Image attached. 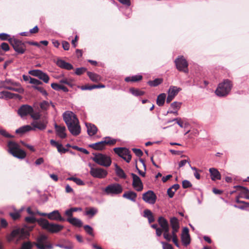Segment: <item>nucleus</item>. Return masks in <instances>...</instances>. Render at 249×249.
<instances>
[{
  "label": "nucleus",
  "mask_w": 249,
  "mask_h": 249,
  "mask_svg": "<svg viewBox=\"0 0 249 249\" xmlns=\"http://www.w3.org/2000/svg\"><path fill=\"white\" fill-rule=\"evenodd\" d=\"M37 222L42 229L52 233H57L64 228V226L61 225L50 223L48 220L42 218L37 219Z\"/></svg>",
  "instance_id": "nucleus-1"
},
{
  "label": "nucleus",
  "mask_w": 249,
  "mask_h": 249,
  "mask_svg": "<svg viewBox=\"0 0 249 249\" xmlns=\"http://www.w3.org/2000/svg\"><path fill=\"white\" fill-rule=\"evenodd\" d=\"M170 224L172 229L171 232L170 233L171 241L172 240L176 246L179 247V244L177 233L179 231L180 226L178 219L176 217H171Z\"/></svg>",
  "instance_id": "nucleus-2"
},
{
  "label": "nucleus",
  "mask_w": 249,
  "mask_h": 249,
  "mask_svg": "<svg viewBox=\"0 0 249 249\" xmlns=\"http://www.w3.org/2000/svg\"><path fill=\"white\" fill-rule=\"evenodd\" d=\"M232 87L231 81L229 79H225L218 85L215 91V94L220 97L226 96L230 93Z\"/></svg>",
  "instance_id": "nucleus-3"
},
{
  "label": "nucleus",
  "mask_w": 249,
  "mask_h": 249,
  "mask_svg": "<svg viewBox=\"0 0 249 249\" xmlns=\"http://www.w3.org/2000/svg\"><path fill=\"white\" fill-rule=\"evenodd\" d=\"M9 152L15 157L24 159L26 156V152L19 148V145L14 142L10 141L8 143Z\"/></svg>",
  "instance_id": "nucleus-4"
},
{
  "label": "nucleus",
  "mask_w": 249,
  "mask_h": 249,
  "mask_svg": "<svg viewBox=\"0 0 249 249\" xmlns=\"http://www.w3.org/2000/svg\"><path fill=\"white\" fill-rule=\"evenodd\" d=\"M36 241L33 244L38 249H52L53 246L49 241L48 237L44 234H40L36 238Z\"/></svg>",
  "instance_id": "nucleus-5"
},
{
  "label": "nucleus",
  "mask_w": 249,
  "mask_h": 249,
  "mask_svg": "<svg viewBox=\"0 0 249 249\" xmlns=\"http://www.w3.org/2000/svg\"><path fill=\"white\" fill-rule=\"evenodd\" d=\"M123 186L117 183L110 184L103 189L105 195L110 196L120 195L123 192Z\"/></svg>",
  "instance_id": "nucleus-6"
},
{
  "label": "nucleus",
  "mask_w": 249,
  "mask_h": 249,
  "mask_svg": "<svg viewBox=\"0 0 249 249\" xmlns=\"http://www.w3.org/2000/svg\"><path fill=\"white\" fill-rule=\"evenodd\" d=\"M9 42L15 52L18 54H22L25 53L26 51L25 42L14 38H10L9 39Z\"/></svg>",
  "instance_id": "nucleus-7"
},
{
  "label": "nucleus",
  "mask_w": 249,
  "mask_h": 249,
  "mask_svg": "<svg viewBox=\"0 0 249 249\" xmlns=\"http://www.w3.org/2000/svg\"><path fill=\"white\" fill-rule=\"evenodd\" d=\"M93 154L94 156L92 159L98 164L107 167H109L111 165V160L109 156L101 153Z\"/></svg>",
  "instance_id": "nucleus-8"
},
{
  "label": "nucleus",
  "mask_w": 249,
  "mask_h": 249,
  "mask_svg": "<svg viewBox=\"0 0 249 249\" xmlns=\"http://www.w3.org/2000/svg\"><path fill=\"white\" fill-rule=\"evenodd\" d=\"M29 235V232L24 229L17 228L12 231L11 233L7 236V239L8 242H11L15 238L21 239L27 238Z\"/></svg>",
  "instance_id": "nucleus-9"
},
{
  "label": "nucleus",
  "mask_w": 249,
  "mask_h": 249,
  "mask_svg": "<svg viewBox=\"0 0 249 249\" xmlns=\"http://www.w3.org/2000/svg\"><path fill=\"white\" fill-rule=\"evenodd\" d=\"M116 142V140L111 139L110 137H106L104 141L91 144L89 146L95 150H102L105 148L107 145H113Z\"/></svg>",
  "instance_id": "nucleus-10"
},
{
  "label": "nucleus",
  "mask_w": 249,
  "mask_h": 249,
  "mask_svg": "<svg viewBox=\"0 0 249 249\" xmlns=\"http://www.w3.org/2000/svg\"><path fill=\"white\" fill-rule=\"evenodd\" d=\"M158 222L161 228L163 230V236L167 241H171L170 234L169 233L170 227L168 221L163 217L158 218Z\"/></svg>",
  "instance_id": "nucleus-11"
},
{
  "label": "nucleus",
  "mask_w": 249,
  "mask_h": 249,
  "mask_svg": "<svg viewBox=\"0 0 249 249\" xmlns=\"http://www.w3.org/2000/svg\"><path fill=\"white\" fill-rule=\"evenodd\" d=\"M114 152L123 158L127 162H129L131 160L130 152L126 148L117 147L113 149Z\"/></svg>",
  "instance_id": "nucleus-12"
},
{
  "label": "nucleus",
  "mask_w": 249,
  "mask_h": 249,
  "mask_svg": "<svg viewBox=\"0 0 249 249\" xmlns=\"http://www.w3.org/2000/svg\"><path fill=\"white\" fill-rule=\"evenodd\" d=\"M175 63L177 69L179 71H182L184 73L188 72V64L183 56H179L176 58L175 60Z\"/></svg>",
  "instance_id": "nucleus-13"
},
{
  "label": "nucleus",
  "mask_w": 249,
  "mask_h": 249,
  "mask_svg": "<svg viewBox=\"0 0 249 249\" xmlns=\"http://www.w3.org/2000/svg\"><path fill=\"white\" fill-rule=\"evenodd\" d=\"M89 173L93 177L98 178H105L108 174L107 171L103 168L93 167H90Z\"/></svg>",
  "instance_id": "nucleus-14"
},
{
  "label": "nucleus",
  "mask_w": 249,
  "mask_h": 249,
  "mask_svg": "<svg viewBox=\"0 0 249 249\" xmlns=\"http://www.w3.org/2000/svg\"><path fill=\"white\" fill-rule=\"evenodd\" d=\"M39 214L41 216H47L49 219L52 220L59 221L64 222L65 218L62 217L58 210H54L49 213H39Z\"/></svg>",
  "instance_id": "nucleus-15"
},
{
  "label": "nucleus",
  "mask_w": 249,
  "mask_h": 249,
  "mask_svg": "<svg viewBox=\"0 0 249 249\" xmlns=\"http://www.w3.org/2000/svg\"><path fill=\"white\" fill-rule=\"evenodd\" d=\"M63 118L67 127L70 124L78 121L76 115L72 112L70 111L65 112L63 114Z\"/></svg>",
  "instance_id": "nucleus-16"
},
{
  "label": "nucleus",
  "mask_w": 249,
  "mask_h": 249,
  "mask_svg": "<svg viewBox=\"0 0 249 249\" xmlns=\"http://www.w3.org/2000/svg\"><path fill=\"white\" fill-rule=\"evenodd\" d=\"M142 198L145 202L150 204H154L157 197L153 191L149 190L142 194Z\"/></svg>",
  "instance_id": "nucleus-17"
},
{
  "label": "nucleus",
  "mask_w": 249,
  "mask_h": 249,
  "mask_svg": "<svg viewBox=\"0 0 249 249\" xmlns=\"http://www.w3.org/2000/svg\"><path fill=\"white\" fill-rule=\"evenodd\" d=\"M133 179L132 186L138 192H141L143 189V184L140 178L136 174L131 173Z\"/></svg>",
  "instance_id": "nucleus-18"
},
{
  "label": "nucleus",
  "mask_w": 249,
  "mask_h": 249,
  "mask_svg": "<svg viewBox=\"0 0 249 249\" xmlns=\"http://www.w3.org/2000/svg\"><path fill=\"white\" fill-rule=\"evenodd\" d=\"M181 89L180 88H177L175 86H171L168 90L166 103L168 104L170 103Z\"/></svg>",
  "instance_id": "nucleus-19"
},
{
  "label": "nucleus",
  "mask_w": 249,
  "mask_h": 249,
  "mask_svg": "<svg viewBox=\"0 0 249 249\" xmlns=\"http://www.w3.org/2000/svg\"><path fill=\"white\" fill-rule=\"evenodd\" d=\"M34 112L33 107L27 105L21 106L18 110V114L21 116L23 117L30 114Z\"/></svg>",
  "instance_id": "nucleus-20"
},
{
  "label": "nucleus",
  "mask_w": 249,
  "mask_h": 249,
  "mask_svg": "<svg viewBox=\"0 0 249 249\" xmlns=\"http://www.w3.org/2000/svg\"><path fill=\"white\" fill-rule=\"evenodd\" d=\"M181 238V241L184 246L186 247L190 244L191 239L188 228L185 227L183 228Z\"/></svg>",
  "instance_id": "nucleus-21"
},
{
  "label": "nucleus",
  "mask_w": 249,
  "mask_h": 249,
  "mask_svg": "<svg viewBox=\"0 0 249 249\" xmlns=\"http://www.w3.org/2000/svg\"><path fill=\"white\" fill-rule=\"evenodd\" d=\"M68 128L73 136L78 135L81 132V127L78 121L68 125Z\"/></svg>",
  "instance_id": "nucleus-22"
},
{
  "label": "nucleus",
  "mask_w": 249,
  "mask_h": 249,
  "mask_svg": "<svg viewBox=\"0 0 249 249\" xmlns=\"http://www.w3.org/2000/svg\"><path fill=\"white\" fill-rule=\"evenodd\" d=\"M47 124L48 121L45 119L39 121L35 122L32 124V125L34 128L42 130L46 128Z\"/></svg>",
  "instance_id": "nucleus-23"
},
{
  "label": "nucleus",
  "mask_w": 249,
  "mask_h": 249,
  "mask_svg": "<svg viewBox=\"0 0 249 249\" xmlns=\"http://www.w3.org/2000/svg\"><path fill=\"white\" fill-rule=\"evenodd\" d=\"M57 135L61 139L65 138L67 136L66 127L64 126H60L56 124L54 125Z\"/></svg>",
  "instance_id": "nucleus-24"
},
{
  "label": "nucleus",
  "mask_w": 249,
  "mask_h": 249,
  "mask_svg": "<svg viewBox=\"0 0 249 249\" xmlns=\"http://www.w3.org/2000/svg\"><path fill=\"white\" fill-rule=\"evenodd\" d=\"M9 81H8V80H6L4 82L3 87H4V88H5V89H9V90H13V91L18 92L19 93H23V92H24L23 89L22 88H21L20 86L18 85L17 83H15V84L12 83V84L13 85H15L18 86V87H17V88H14V87H13L12 86H7L6 84L9 83Z\"/></svg>",
  "instance_id": "nucleus-25"
},
{
  "label": "nucleus",
  "mask_w": 249,
  "mask_h": 249,
  "mask_svg": "<svg viewBox=\"0 0 249 249\" xmlns=\"http://www.w3.org/2000/svg\"><path fill=\"white\" fill-rule=\"evenodd\" d=\"M56 65L60 68L67 70H71L73 69V66L71 64L62 59H58L56 62Z\"/></svg>",
  "instance_id": "nucleus-26"
},
{
  "label": "nucleus",
  "mask_w": 249,
  "mask_h": 249,
  "mask_svg": "<svg viewBox=\"0 0 249 249\" xmlns=\"http://www.w3.org/2000/svg\"><path fill=\"white\" fill-rule=\"evenodd\" d=\"M3 97L9 99L21 98V96L19 94L13 93L7 91H3L0 92V98Z\"/></svg>",
  "instance_id": "nucleus-27"
},
{
  "label": "nucleus",
  "mask_w": 249,
  "mask_h": 249,
  "mask_svg": "<svg viewBox=\"0 0 249 249\" xmlns=\"http://www.w3.org/2000/svg\"><path fill=\"white\" fill-rule=\"evenodd\" d=\"M86 126L87 128L88 134L90 136H93L97 133L98 129L95 125L91 123H86Z\"/></svg>",
  "instance_id": "nucleus-28"
},
{
  "label": "nucleus",
  "mask_w": 249,
  "mask_h": 249,
  "mask_svg": "<svg viewBox=\"0 0 249 249\" xmlns=\"http://www.w3.org/2000/svg\"><path fill=\"white\" fill-rule=\"evenodd\" d=\"M123 197L133 202H135L137 197V194L133 191H126L123 194Z\"/></svg>",
  "instance_id": "nucleus-29"
},
{
  "label": "nucleus",
  "mask_w": 249,
  "mask_h": 249,
  "mask_svg": "<svg viewBox=\"0 0 249 249\" xmlns=\"http://www.w3.org/2000/svg\"><path fill=\"white\" fill-rule=\"evenodd\" d=\"M209 172L211 175V178L212 180L221 179V174L217 169L214 168H211L209 169Z\"/></svg>",
  "instance_id": "nucleus-30"
},
{
  "label": "nucleus",
  "mask_w": 249,
  "mask_h": 249,
  "mask_svg": "<svg viewBox=\"0 0 249 249\" xmlns=\"http://www.w3.org/2000/svg\"><path fill=\"white\" fill-rule=\"evenodd\" d=\"M50 143L51 144L57 148V151L61 153H65L67 151H68V149H66L64 147H63V145L59 143L58 142H56L55 141L53 140H51L50 141Z\"/></svg>",
  "instance_id": "nucleus-31"
},
{
  "label": "nucleus",
  "mask_w": 249,
  "mask_h": 249,
  "mask_svg": "<svg viewBox=\"0 0 249 249\" xmlns=\"http://www.w3.org/2000/svg\"><path fill=\"white\" fill-rule=\"evenodd\" d=\"M98 212V209L94 207H87L85 209V214L90 218H92Z\"/></svg>",
  "instance_id": "nucleus-32"
},
{
  "label": "nucleus",
  "mask_w": 249,
  "mask_h": 249,
  "mask_svg": "<svg viewBox=\"0 0 249 249\" xmlns=\"http://www.w3.org/2000/svg\"><path fill=\"white\" fill-rule=\"evenodd\" d=\"M67 221L72 225L77 227H81L83 226V223L81 220L75 217L67 218Z\"/></svg>",
  "instance_id": "nucleus-33"
},
{
  "label": "nucleus",
  "mask_w": 249,
  "mask_h": 249,
  "mask_svg": "<svg viewBox=\"0 0 249 249\" xmlns=\"http://www.w3.org/2000/svg\"><path fill=\"white\" fill-rule=\"evenodd\" d=\"M179 184H176L168 189L167 193L170 198H172L174 196L175 192L179 188Z\"/></svg>",
  "instance_id": "nucleus-34"
},
{
  "label": "nucleus",
  "mask_w": 249,
  "mask_h": 249,
  "mask_svg": "<svg viewBox=\"0 0 249 249\" xmlns=\"http://www.w3.org/2000/svg\"><path fill=\"white\" fill-rule=\"evenodd\" d=\"M142 79V76L141 75H136L132 76H128L125 78V81L127 82H136L140 81Z\"/></svg>",
  "instance_id": "nucleus-35"
},
{
  "label": "nucleus",
  "mask_w": 249,
  "mask_h": 249,
  "mask_svg": "<svg viewBox=\"0 0 249 249\" xmlns=\"http://www.w3.org/2000/svg\"><path fill=\"white\" fill-rule=\"evenodd\" d=\"M143 216L147 218L149 223H151L155 221V218L152 213L150 210L146 209L143 212Z\"/></svg>",
  "instance_id": "nucleus-36"
},
{
  "label": "nucleus",
  "mask_w": 249,
  "mask_h": 249,
  "mask_svg": "<svg viewBox=\"0 0 249 249\" xmlns=\"http://www.w3.org/2000/svg\"><path fill=\"white\" fill-rule=\"evenodd\" d=\"M115 172L117 176L121 178L125 179L126 175L124 170L117 164L115 165Z\"/></svg>",
  "instance_id": "nucleus-37"
},
{
  "label": "nucleus",
  "mask_w": 249,
  "mask_h": 249,
  "mask_svg": "<svg viewBox=\"0 0 249 249\" xmlns=\"http://www.w3.org/2000/svg\"><path fill=\"white\" fill-rule=\"evenodd\" d=\"M87 74L89 78H90V79L93 82H98L100 81L101 79V76L96 73L90 71H88Z\"/></svg>",
  "instance_id": "nucleus-38"
},
{
  "label": "nucleus",
  "mask_w": 249,
  "mask_h": 249,
  "mask_svg": "<svg viewBox=\"0 0 249 249\" xmlns=\"http://www.w3.org/2000/svg\"><path fill=\"white\" fill-rule=\"evenodd\" d=\"M32 129H33V128L30 125H24L22 127H20L18 129H17L16 131V133L17 134H24L27 132H28Z\"/></svg>",
  "instance_id": "nucleus-39"
},
{
  "label": "nucleus",
  "mask_w": 249,
  "mask_h": 249,
  "mask_svg": "<svg viewBox=\"0 0 249 249\" xmlns=\"http://www.w3.org/2000/svg\"><path fill=\"white\" fill-rule=\"evenodd\" d=\"M235 188H236L237 190L240 191V194H241V196H242L243 197L245 198L246 196H249L248 195L249 194V190L247 188L241 186H235Z\"/></svg>",
  "instance_id": "nucleus-40"
},
{
  "label": "nucleus",
  "mask_w": 249,
  "mask_h": 249,
  "mask_svg": "<svg viewBox=\"0 0 249 249\" xmlns=\"http://www.w3.org/2000/svg\"><path fill=\"white\" fill-rule=\"evenodd\" d=\"M166 96V94L164 93H161L158 96L157 99V104L159 106H162L164 105Z\"/></svg>",
  "instance_id": "nucleus-41"
},
{
  "label": "nucleus",
  "mask_w": 249,
  "mask_h": 249,
  "mask_svg": "<svg viewBox=\"0 0 249 249\" xmlns=\"http://www.w3.org/2000/svg\"><path fill=\"white\" fill-rule=\"evenodd\" d=\"M163 79L160 78H156L154 80L148 81L147 84L151 87H157L163 82Z\"/></svg>",
  "instance_id": "nucleus-42"
},
{
  "label": "nucleus",
  "mask_w": 249,
  "mask_h": 249,
  "mask_svg": "<svg viewBox=\"0 0 249 249\" xmlns=\"http://www.w3.org/2000/svg\"><path fill=\"white\" fill-rule=\"evenodd\" d=\"M129 91L132 94L136 96H142L145 93L144 91L134 88H130L129 89Z\"/></svg>",
  "instance_id": "nucleus-43"
},
{
  "label": "nucleus",
  "mask_w": 249,
  "mask_h": 249,
  "mask_svg": "<svg viewBox=\"0 0 249 249\" xmlns=\"http://www.w3.org/2000/svg\"><path fill=\"white\" fill-rule=\"evenodd\" d=\"M34 244L30 241L24 242L19 249H32Z\"/></svg>",
  "instance_id": "nucleus-44"
},
{
  "label": "nucleus",
  "mask_w": 249,
  "mask_h": 249,
  "mask_svg": "<svg viewBox=\"0 0 249 249\" xmlns=\"http://www.w3.org/2000/svg\"><path fill=\"white\" fill-rule=\"evenodd\" d=\"M173 121H176L180 127H185L186 126L188 125V124L187 123H184V121L180 118H177L175 119H174Z\"/></svg>",
  "instance_id": "nucleus-45"
},
{
  "label": "nucleus",
  "mask_w": 249,
  "mask_h": 249,
  "mask_svg": "<svg viewBox=\"0 0 249 249\" xmlns=\"http://www.w3.org/2000/svg\"><path fill=\"white\" fill-rule=\"evenodd\" d=\"M38 78L42 80L46 83H48L50 79L49 76L46 73L43 72L42 71H41L40 73V76H39Z\"/></svg>",
  "instance_id": "nucleus-46"
},
{
  "label": "nucleus",
  "mask_w": 249,
  "mask_h": 249,
  "mask_svg": "<svg viewBox=\"0 0 249 249\" xmlns=\"http://www.w3.org/2000/svg\"><path fill=\"white\" fill-rule=\"evenodd\" d=\"M84 229L85 231L88 234L92 236V237L94 236L93 230V229L90 226H89V225H85L84 226Z\"/></svg>",
  "instance_id": "nucleus-47"
},
{
  "label": "nucleus",
  "mask_w": 249,
  "mask_h": 249,
  "mask_svg": "<svg viewBox=\"0 0 249 249\" xmlns=\"http://www.w3.org/2000/svg\"><path fill=\"white\" fill-rule=\"evenodd\" d=\"M69 179L70 180H72L74 181L76 184L78 185H85V183L80 178L74 177H71L69 178Z\"/></svg>",
  "instance_id": "nucleus-48"
},
{
  "label": "nucleus",
  "mask_w": 249,
  "mask_h": 249,
  "mask_svg": "<svg viewBox=\"0 0 249 249\" xmlns=\"http://www.w3.org/2000/svg\"><path fill=\"white\" fill-rule=\"evenodd\" d=\"M50 106V104L48 102L43 101L40 104V108L44 110H47Z\"/></svg>",
  "instance_id": "nucleus-49"
},
{
  "label": "nucleus",
  "mask_w": 249,
  "mask_h": 249,
  "mask_svg": "<svg viewBox=\"0 0 249 249\" xmlns=\"http://www.w3.org/2000/svg\"><path fill=\"white\" fill-rule=\"evenodd\" d=\"M87 71V69L84 67L76 68L75 70V73L77 75H80Z\"/></svg>",
  "instance_id": "nucleus-50"
},
{
  "label": "nucleus",
  "mask_w": 249,
  "mask_h": 249,
  "mask_svg": "<svg viewBox=\"0 0 249 249\" xmlns=\"http://www.w3.org/2000/svg\"><path fill=\"white\" fill-rule=\"evenodd\" d=\"M181 105V102H174L171 104V107L174 110H178L180 108Z\"/></svg>",
  "instance_id": "nucleus-51"
},
{
  "label": "nucleus",
  "mask_w": 249,
  "mask_h": 249,
  "mask_svg": "<svg viewBox=\"0 0 249 249\" xmlns=\"http://www.w3.org/2000/svg\"><path fill=\"white\" fill-rule=\"evenodd\" d=\"M41 71H41L39 70H34L30 71L29 73L31 75H32L34 76L37 77L38 78L39 77V76H40V73H41Z\"/></svg>",
  "instance_id": "nucleus-52"
},
{
  "label": "nucleus",
  "mask_w": 249,
  "mask_h": 249,
  "mask_svg": "<svg viewBox=\"0 0 249 249\" xmlns=\"http://www.w3.org/2000/svg\"><path fill=\"white\" fill-rule=\"evenodd\" d=\"M29 78L30 83L34 84V86H38V85L42 84V82L40 81L30 77Z\"/></svg>",
  "instance_id": "nucleus-53"
},
{
  "label": "nucleus",
  "mask_w": 249,
  "mask_h": 249,
  "mask_svg": "<svg viewBox=\"0 0 249 249\" xmlns=\"http://www.w3.org/2000/svg\"><path fill=\"white\" fill-rule=\"evenodd\" d=\"M33 88L41 93L43 95H48V93L42 87L39 86H33Z\"/></svg>",
  "instance_id": "nucleus-54"
},
{
  "label": "nucleus",
  "mask_w": 249,
  "mask_h": 249,
  "mask_svg": "<svg viewBox=\"0 0 249 249\" xmlns=\"http://www.w3.org/2000/svg\"><path fill=\"white\" fill-rule=\"evenodd\" d=\"M57 246L61 248H63L64 249H73V245L71 242H70L69 244L68 245L59 244V245H57Z\"/></svg>",
  "instance_id": "nucleus-55"
},
{
  "label": "nucleus",
  "mask_w": 249,
  "mask_h": 249,
  "mask_svg": "<svg viewBox=\"0 0 249 249\" xmlns=\"http://www.w3.org/2000/svg\"><path fill=\"white\" fill-rule=\"evenodd\" d=\"M132 150L135 155L139 157H141L143 155V152L140 149L133 148Z\"/></svg>",
  "instance_id": "nucleus-56"
},
{
  "label": "nucleus",
  "mask_w": 249,
  "mask_h": 249,
  "mask_svg": "<svg viewBox=\"0 0 249 249\" xmlns=\"http://www.w3.org/2000/svg\"><path fill=\"white\" fill-rule=\"evenodd\" d=\"M192 185L191 183L187 180H184L182 181V187L184 189L190 188Z\"/></svg>",
  "instance_id": "nucleus-57"
},
{
  "label": "nucleus",
  "mask_w": 249,
  "mask_h": 249,
  "mask_svg": "<svg viewBox=\"0 0 249 249\" xmlns=\"http://www.w3.org/2000/svg\"><path fill=\"white\" fill-rule=\"evenodd\" d=\"M10 215L14 220H17L20 217V214L18 212L11 213Z\"/></svg>",
  "instance_id": "nucleus-58"
},
{
  "label": "nucleus",
  "mask_w": 249,
  "mask_h": 249,
  "mask_svg": "<svg viewBox=\"0 0 249 249\" xmlns=\"http://www.w3.org/2000/svg\"><path fill=\"white\" fill-rule=\"evenodd\" d=\"M10 38V36L5 33L0 34V39L1 40H8Z\"/></svg>",
  "instance_id": "nucleus-59"
},
{
  "label": "nucleus",
  "mask_w": 249,
  "mask_h": 249,
  "mask_svg": "<svg viewBox=\"0 0 249 249\" xmlns=\"http://www.w3.org/2000/svg\"><path fill=\"white\" fill-rule=\"evenodd\" d=\"M61 85H59L57 83H53L51 84V87L53 89L56 90V91H59L61 90Z\"/></svg>",
  "instance_id": "nucleus-60"
},
{
  "label": "nucleus",
  "mask_w": 249,
  "mask_h": 249,
  "mask_svg": "<svg viewBox=\"0 0 249 249\" xmlns=\"http://www.w3.org/2000/svg\"><path fill=\"white\" fill-rule=\"evenodd\" d=\"M73 149H75V150H77L78 151H81L82 152H83V153L85 154H89V152L86 150V149H84V148H80L77 146H73Z\"/></svg>",
  "instance_id": "nucleus-61"
},
{
  "label": "nucleus",
  "mask_w": 249,
  "mask_h": 249,
  "mask_svg": "<svg viewBox=\"0 0 249 249\" xmlns=\"http://www.w3.org/2000/svg\"><path fill=\"white\" fill-rule=\"evenodd\" d=\"M161 244L163 249H173V246L168 243L162 242Z\"/></svg>",
  "instance_id": "nucleus-62"
},
{
  "label": "nucleus",
  "mask_w": 249,
  "mask_h": 249,
  "mask_svg": "<svg viewBox=\"0 0 249 249\" xmlns=\"http://www.w3.org/2000/svg\"><path fill=\"white\" fill-rule=\"evenodd\" d=\"M0 134L6 137V138H12L13 136L12 135H11L10 134H9L8 133H7L6 132V131H5V130H3V129H0Z\"/></svg>",
  "instance_id": "nucleus-63"
},
{
  "label": "nucleus",
  "mask_w": 249,
  "mask_h": 249,
  "mask_svg": "<svg viewBox=\"0 0 249 249\" xmlns=\"http://www.w3.org/2000/svg\"><path fill=\"white\" fill-rule=\"evenodd\" d=\"M0 47L3 51L5 52L9 51L10 49L9 45L7 43L5 42L1 43Z\"/></svg>",
  "instance_id": "nucleus-64"
}]
</instances>
